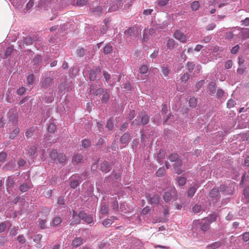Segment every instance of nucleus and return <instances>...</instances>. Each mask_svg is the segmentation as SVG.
I'll list each match as a JSON object with an SVG mask.
<instances>
[{"label":"nucleus","instance_id":"473e14b6","mask_svg":"<svg viewBox=\"0 0 249 249\" xmlns=\"http://www.w3.org/2000/svg\"><path fill=\"white\" fill-rule=\"evenodd\" d=\"M178 183L180 186H183L186 184V178L184 177H179L177 179Z\"/></svg>","mask_w":249,"mask_h":249},{"label":"nucleus","instance_id":"5701e85b","mask_svg":"<svg viewBox=\"0 0 249 249\" xmlns=\"http://www.w3.org/2000/svg\"><path fill=\"white\" fill-rule=\"evenodd\" d=\"M62 222V219L60 217L56 216L53 219V227L59 226Z\"/></svg>","mask_w":249,"mask_h":249},{"label":"nucleus","instance_id":"f3484780","mask_svg":"<svg viewBox=\"0 0 249 249\" xmlns=\"http://www.w3.org/2000/svg\"><path fill=\"white\" fill-rule=\"evenodd\" d=\"M211 198H218L220 196L219 191L217 188H213L209 193Z\"/></svg>","mask_w":249,"mask_h":249},{"label":"nucleus","instance_id":"39448f33","mask_svg":"<svg viewBox=\"0 0 249 249\" xmlns=\"http://www.w3.org/2000/svg\"><path fill=\"white\" fill-rule=\"evenodd\" d=\"M79 216L81 219L84 220L87 224H91L93 222V217L91 215L88 214L84 212H80L79 213Z\"/></svg>","mask_w":249,"mask_h":249},{"label":"nucleus","instance_id":"de8ad7c7","mask_svg":"<svg viewBox=\"0 0 249 249\" xmlns=\"http://www.w3.org/2000/svg\"><path fill=\"white\" fill-rule=\"evenodd\" d=\"M79 184V181L77 180H71L70 182V186L71 188L74 189Z\"/></svg>","mask_w":249,"mask_h":249},{"label":"nucleus","instance_id":"aec40b11","mask_svg":"<svg viewBox=\"0 0 249 249\" xmlns=\"http://www.w3.org/2000/svg\"><path fill=\"white\" fill-rule=\"evenodd\" d=\"M221 246V243L219 241L215 242L208 246H207V249H216L218 248Z\"/></svg>","mask_w":249,"mask_h":249},{"label":"nucleus","instance_id":"2eb2a0df","mask_svg":"<svg viewBox=\"0 0 249 249\" xmlns=\"http://www.w3.org/2000/svg\"><path fill=\"white\" fill-rule=\"evenodd\" d=\"M83 156L80 154L75 155L72 159V162L76 164L81 163L83 161Z\"/></svg>","mask_w":249,"mask_h":249},{"label":"nucleus","instance_id":"c9c22d12","mask_svg":"<svg viewBox=\"0 0 249 249\" xmlns=\"http://www.w3.org/2000/svg\"><path fill=\"white\" fill-rule=\"evenodd\" d=\"M236 103L235 101L232 99H229L227 103V106L228 108H230L231 107H233L235 105Z\"/></svg>","mask_w":249,"mask_h":249},{"label":"nucleus","instance_id":"c85d7f7f","mask_svg":"<svg viewBox=\"0 0 249 249\" xmlns=\"http://www.w3.org/2000/svg\"><path fill=\"white\" fill-rule=\"evenodd\" d=\"M58 155L59 154L57 151L54 149L52 150L50 154V158L53 160H55L57 159Z\"/></svg>","mask_w":249,"mask_h":249},{"label":"nucleus","instance_id":"1a4fd4ad","mask_svg":"<svg viewBox=\"0 0 249 249\" xmlns=\"http://www.w3.org/2000/svg\"><path fill=\"white\" fill-rule=\"evenodd\" d=\"M101 71V68L98 66L96 68L95 70H90L89 73V77L90 80L94 81L96 78V75L100 73Z\"/></svg>","mask_w":249,"mask_h":249},{"label":"nucleus","instance_id":"7c9ffc66","mask_svg":"<svg viewBox=\"0 0 249 249\" xmlns=\"http://www.w3.org/2000/svg\"><path fill=\"white\" fill-rule=\"evenodd\" d=\"M175 40L173 39H170L167 42V47L168 49L172 50L175 47Z\"/></svg>","mask_w":249,"mask_h":249},{"label":"nucleus","instance_id":"69168bd1","mask_svg":"<svg viewBox=\"0 0 249 249\" xmlns=\"http://www.w3.org/2000/svg\"><path fill=\"white\" fill-rule=\"evenodd\" d=\"M85 50L83 48H80L77 51V55L80 57L83 56L85 54Z\"/></svg>","mask_w":249,"mask_h":249},{"label":"nucleus","instance_id":"2f4dec72","mask_svg":"<svg viewBox=\"0 0 249 249\" xmlns=\"http://www.w3.org/2000/svg\"><path fill=\"white\" fill-rule=\"evenodd\" d=\"M35 131L34 127H31L25 132V136L28 138L31 137Z\"/></svg>","mask_w":249,"mask_h":249},{"label":"nucleus","instance_id":"5fc2aeb1","mask_svg":"<svg viewBox=\"0 0 249 249\" xmlns=\"http://www.w3.org/2000/svg\"><path fill=\"white\" fill-rule=\"evenodd\" d=\"M13 50H14L13 48L12 47H8L6 50L5 53V56L6 57L10 56L11 55V54L13 52Z\"/></svg>","mask_w":249,"mask_h":249},{"label":"nucleus","instance_id":"7ed1b4c3","mask_svg":"<svg viewBox=\"0 0 249 249\" xmlns=\"http://www.w3.org/2000/svg\"><path fill=\"white\" fill-rule=\"evenodd\" d=\"M141 29L140 27L138 25H135L133 27L129 28L127 30L124 31V34L128 36H139Z\"/></svg>","mask_w":249,"mask_h":249},{"label":"nucleus","instance_id":"3c124183","mask_svg":"<svg viewBox=\"0 0 249 249\" xmlns=\"http://www.w3.org/2000/svg\"><path fill=\"white\" fill-rule=\"evenodd\" d=\"M201 210V206L197 204L195 205L192 208L193 212L195 213H198L200 212Z\"/></svg>","mask_w":249,"mask_h":249},{"label":"nucleus","instance_id":"a211bd4d","mask_svg":"<svg viewBox=\"0 0 249 249\" xmlns=\"http://www.w3.org/2000/svg\"><path fill=\"white\" fill-rule=\"evenodd\" d=\"M198 187L194 185L191 187L187 191V195L189 197H192L196 193Z\"/></svg>","mask_w":249,"mask_h":249},{"label":"nucleus","instance_id":"58836bf2","mask_svg":"<svg viewBox=\"0 0 249 249\" xmlns=\"http://www.w3.org/2000/svg\"><path fill=\"white\" fill-rule=\"evenodd\" d=\"M23 40L24 43L27 45L32 44L34 41V39L32 37H27Z\"/></svg>","mask_w":249,"mask_h":249},{"label":"nucleus","instance_id":"49530a36","mask_svg":"<svg viewBox=\"0 0 249 249\" xmlns=\"http://www.w3.org/2000/svg\"><path fill=\"white\" fill-rule=\"evenodd\" d=\"M27 83L28 85H32L34 81V76L33 74H30L27 78Z\"/></svg>","mask_w":249,"mask_h":249},{"label":"nucleus","instance_id":"9d476101","mask_svg":"<svg viewBox=\"0 0 249 249\" xmlns=\"http://www.w3.org/2000/svg\"><path fill=\"white\" fill-rule=\"evenodd\" d=\"M104 89L103 88H99L94 91V87L93 86H91L89 88V92L93 93L95 96H100L104 92Z\"/></svg>","mask_w":249,"mask_h":249},{"label":"nucleus","instance_id":"bb28decb","mask_svg":"<svg viewBox=\"0 0 249 249\" xmlns=\"http://www.w3.org/2000/svg\"><path fill=\"white\" fill-rule=\"evenodd\" d=\"M160 196L158 195H155L149 199V202L151 204H158L159 201Z\"/></svg>","mask_w":249,"mask_h":249},{"label":"nucleus","instance_id":"412c9836","mask_svg":"<svg viewBox=\"0 0 249 249\" xmlns=\"http://www.w3.org/2000/svg\"><path fill=\"white\" fill-rule=\"evenodd\" d=\"M109 94L107 90H105L102 94L101 101L102 103H106L109 99Z\"/></svg>","mask_w":249,"mask_h":249},{"label":"nucleus","instance_id":"4d7b16f0","mask_svg":"<svg viewBox=\"0 0 249 249\" xmlns=\"http://www.w3.org/2000/svg\"><path fill=\"white\" fill-rule=\"evenodd\" d=\"M7 154L3 152L0 153V162H3L5 161Z\"/></svg>","mask_w":249,"mask_h":249},{"label":"nucleus","instance_id":"09e8293b","mask_svg":"<svg viewBox=\"0 0 249 249\" xmlns=\"http://www.w3.org/2000/svg\"><path fill=\"white\" fill-rule=\"evenodd\" d=\"M36 151V146H32L30 147V148L28 150V153L30 154V156L34 155Z\"/></svg>","mask_w":249,"mask_h":249},{"label":"nucleus","instance_id":"e433bc0d","mask_svg":"<svg viewBox=\"0 0 249 249\" xmlns=\"http://www.w3.org/2000/svg\"><path fill=\"white\" fill-rule=\"evenodd\" d=\"M199 7V3L198 1H195L191 4V8L193 10L196 11Z\"/></svg>","mask_w":249,"mask_h":249},{"label":"nucleus","instance_id":"c03bdc74","mask_svg":"<svg viewBox=\"0 0 249 249\" xmlns=\"http://www.w3.org/2000/svg\"><path fill=\"white\" fill-rule=\"evenodd\" d=\"M165 173V170L164 168H160L156 172V175L158 177L163 176Z\"/></svg>","mask_w":249,"mask_h":249},{"label":"nucleus","instance_id":"6e6552de","mask_svg":"<svg viewBox=\"0 0 249 249\" xmlns=\"http://www.w3.org/2000/svg\"><path fill=\"white\" fill-rule=\"evenodd\" d=\"M81 218L79 216V213L77 214L75 211L72 212V217L70 220V225H73L80 223Z\"/></svg>","mask_w":249,"mask_h":249},{"label":"nucleus","instance_id":"c756f323","mask_svg":"<svg viewBox=\"0 0 249 249\" xmlns=\"http://www.w3.org/2000/svg\"><path fill=\"white\" fill-rule=\"evenodd\" d=\"M210 228V223L208 222H202L201 224V230L203 231H206Z\"/></svg>","mask_w":249,"mask_h":249},{"label":"nucleus","instance_id":"a878e982","mask_svg":"<svg viewBox=\"0 0 249 249\" xmlns=\"http://www.w3.org/2000/svg\"><path fill=\"white\" fill-rule=\"evenodd\" d=\"M102 223L105 227L108 228L113 223V220L110 218H106L102 221Z\"/></svg>","mask_w":249,"mask_h":249},{"label":"nucleus","instance_id":"a18cd8bd","mask_svg":"<svg viewBox=\"0 0 249 249\" xmlns=\"http://www.w3.org/2000/svg\"><path fill=\"white\" fill-rule=\"evenodd\" d=\"M82 147L85 148L89 147L90 145V142L89 140L84 139L82 141Z\"/></svg>","mask_w":249,"mask_h":249},{"label":"nucleus","instance_id":"cd10ccee","mask_svg":"<svg viewBox=\"0 0 249 249\" xmlns=\"http://www.w3.org/2000/svg\"><path fill=\"white\" fill-rule=\"evenodd\" d=\"M58 162L61 163L66 161L67 158L65 154L63 153H60L57 158Z\"/></svg>","mask_w":249,"mask_h":249},{"label":"nucleus","instance_id":"8fccbe9b","mask_svg":"<svg viewBox=\"0 0 249 249\" xmlns=\"http://www.w3.org/2000/svg\"><path fill=\"white\" fill-rule=\"evenodd\" d=\"M209 89L212 94H213L215 91V83L211 82L209 84Z\"/></svg>","mask_w":249,"mask_h":249},{"label":"nucleus","instance_id":"338daca9","mask_svg":"<svg viewBox=\"0 0 249 249\" xmlns=\"http://www.w3.org/2000/svg\"><path fill=\"white\" fill-rule=\"evenodd\" d=\"M146 31V30L145 29L144 31H143L142 36V41L145 42L147 41L149 39L148 36L147 34Z\"/></svg>","mask_w":249,"mask_h":249},{"label":"nucleus","instance_id":"f704fd0d","mask_svg":"<svg viewBox=\"0 0 249 249\" xmlns=\"http://www.w3.org/2000/svg\"><path fill=\"white\" fill-rule=\"evenodd\" d=\"M190 78V75L188 72L184 73L180 77L182 82L186 83Z\"/></svg>","mask_w":249,"mask_h":249},{"label":"nucleus","instance_id":"f8f14e48","mask_svg":"<svg viewBox=\"0 0 249 249\" xmlns=\"http://www.w3.org/2000/svg\"><path fill=\"white\" fill-rule=\"evenodd\" d=\"M83 243V239L81 237H76L74 238L71 243L72 246L77 248L81 246Z\"/></svg>","mask_w":249,"mask_h":249},{"label":"nucleus","instance_id":"bf43d9fd","mask_svg":"<svg viewBox=\"0 0 249 249\" xmlns=\"http://www.w3.org/2000/svg\"><path fill=\"white\" fill-rule=\"evenodd\" d=\"M26 91V89L24 87H21L19 88L17 91V94L19 95H23Z\"/></svg>","mask_w":249,"mask_h":249},{"label":"nucleus","instance_id":"603ef678","mask_svg":"<svg viewBox=\"0 0 249 249\" xmlns=\"http://www.w3.org/2000/svg\"><path fill=\"white\" fill-rule=\"evenodd\" d=\"M34 64L37 65L41 62V57L39 55L36 56L33 59Z\"/></svg>","mask_w":249,"mask_h":249},{"label":"nucleus","instance_id":"a19ab883","mask_svg":"<svg viewBox=\"0 0 249 249\" xmlns=\"http://www.w3.org/2000/svg\"><path fill=\"white\" fill-rule=\"evenodd\" d=\"M112 51V47L110 45H107L104 48V53L105 54L110 53Z\"/></svg>","mask_w":249,"mask_h":249},{"label":"nucleus","instance_id":"20e7f679","mask_svg":"<svg viewBox=\"0 0 249 249\" xmlns=\"http://www.w3.org/2000/svg\"><path fill=\"white\" fill-rule=\"evenodd\" d=\"M168 159L171 162H174V166L175 168H178L182 165V161L177 153H172L168 157Z\"/></svg>","mask_w":249,"mask_h":249},{"label":"nucleus","instance_id":"4be33fe9","mask_svg":"<svg viewBox=\"0 0 249 249\" xmlns=\"http://www.w3.org/2000/svg\"><path fill=\"white\" fill-rule=\"evenodd\" d=\"M195 64L193 62L188 61L186 64L187 70L189 72H192L194 69Z\"/></svg>","mask_w":249,"mask_h":249},{"label":"nucleus","instance_id":"e2e57ef3","mask_svg":"<svg viewBox=\"0 0 249 249\" xmlns=\"http://www.w3.org/2000/svg\"><path fill=\"white\" fill-rule=\"evenodd\" d=\"M242 239L245 242L249 241V232H246L242 234Z\"/></svg>","mask_w":249,"mask_h":249},{"label":"nucleus","instance_id":"864d4df0","mask_svg":"<svg viewBox=\"0 0 249 249\" xmlns=\"http://www.w3.org/2000/svg\"><path fill=\"white\" fill-rule=\"evenodd\" d=\"M106 127L109 130H112L113 127V122L111 120H108L107 122Z\"/></svg>","mask_w":249,"mask_h":249},{"label":"nucleus","instance_id":"ddd939ff","mask_svg":"<svg viewBox=\"0 0 249 249\" xmlns=\"http://www.w3.org/2000/svg\"><path fill=\"white\" fill-rule=\"evenodd\" d=\"M130 135L128 132L124 134L120 138V142L122 144H126L129 141Z\"/></svg>","mask_w":249,"mask_h":249},{"label":"nucleus","instance_id":"423d86ee","mask_svg":"<svg viewBox=\"0 0 249 249\" xmlns=\"http://www.w3.org/2000/svg\"><path fill=\"white\" fill-rule=\"evenodd\" d=\"M176 39L178 40L181 42L185 43L186 42L187 38L186 36L179 30H177L173 36Z\"/></svg>","mask_w":249,"mask_h":249},{"label":"nucleus","instance_id":"0e129e2a","mask_svg":"<svg viewBox=\"0 0 249 249\" xmlns=\"http://www.w3.org/2000/svg\"><path fill=\"white\" fill-rule=\"evenodd\" d=\"M169 0H159L158 4L161 6H165L168 2Z\"/></svg>","mask_w":249,"mask_h":249},{"label":"nucleus","instance_id":"774afa93","mask_svg":"<svg viewBox=\"0 0 249 249\" xmlns=\"http://www.w3.org/2000/svg\"><path fill=\"white\" fill-rule=\"evenodd\" d=\"M96 145H101L104 143V139L101 137H98L96 139Z\"/></svg>","mask_w":249,"mask_h":249},{"label":"nucleus","instance_id":"4468645a","mask_svg":"<svg viewBox=\"0 0 249 249\" xmlns=\"http://www.w3.org/2000/svg\"><path fill=\"white\" fill-rule=\"evenodd\" d=\"M217 217V214L215 213H213L210 215L208 217L203 218V221H206L210 224L216 221Z\"/></svg>","mask_w":249,"mask_h":249},{"label":"nucleus","instance_id":"b1692460","mask_svg":"<svg viewBox=\"0 0 249 249\" xmlns=\"http://www.w3.org/2000/svg\"><path fill=\"white\" fill-rule=\"evenodd\" d=\"M20 130L18 127H16L14 129L12 132L9 135V138L10 139H13L15 138L19 133Z\"/></svg>","mask_w":249,"mask_h":249},{"label":"nucleus","instance_id":"72a5a7b5","mask_svg":"<svg viewBox=\"0 0 249 249\" xmlns=\"http://www.w3.org/2000/svg\"><path fill=\"white\" fill-rule=\"evenodd\" d=\"M29 188V185L27 183H24L20 186L19 190L22 192H25Z\"/></svg>","mask_w":249,"mask_h":249},{"label":"nucleus","instance_id":"79ce46f5","mask_svg":"<svg viewBox=\"0 0 249 249\" xmlns=\"http://www.w3.org/2000/svg\"><path fill=\"white\" fill-rule=\"evenodd\" d=\"M108 207H107L105 205H102L100 209V212L101 214H107L108 213Z\"/></svg>","mask_w":249,"mask_h":249},{"label":"nucleus","instance_id":"f03ea898","mask_svg":"<svg viewBox=\"0 0 249 249\" xmlns=\"http://www.w3.org/2000/svg\"><path fill=\"white\" fill-rule=\"evenodd\" d=\"M177 191L174 187H170L168 191L164 192L163 198L166 202L170 201L172 199H176L177 198Z\"/></svg>","mask_w":249,"mask_h":249},{"label":"nucleus","instance_id":"393cba45","mask_svg":"<svg viewBox=\"0 0 249 249\" xmlns=\"http://www.w3.org/2000/svg\"><path fill=\"white\" fill-rule=\"evenodd\" d=\"M15 183L14 178L12 177H9L7 179L6 185L9 188H12Z\"/></svg>","mask_w":249,"mask_h":249},{"label":"nucleus","instance_id":"f257e3e1","mask_svg":"<svg viewBox=\"0 0 249 249\" xmlns=\"http://www.w3.org/2000/svg\"><path fill=\"white\" fill-rule=\"evenodd\" d=\"M149 121V116L144 113H141L132 122V124L136 125H145L148 123Z\"/></svg>","mask_w":249,"mask_h":249},{"label":"nucleus","instance_id":"13d9d810","mask_svg":"<svg viewBox=\"0 0 249 249\" xmlns=\"http://www.w3.org/2000/svg\"><path fill=\"white\" fill-rule=\"evenodd\" d=\"M162 72L163 74L166 76L168 75L169 72V70L167 67H163L161 68Z\"/></svg>","mask_w":249,"mask_h":249},{"label":"nucleus","instance_id":"052dcab7","mask_svg":"<svg viewBox=\"0 0 249 249\" xmlns=\"http://www.w3.org/2000/svg\"><path fill=\"white\" fill-rule=\"evenodd\" d=\"M232 66V61L231 60H229L225 64V68L227 69H229L231 68Z\"/></svg>","mask_w":249,"mask_h":249},{"label":"nucleus","instance_id":"4c0bfd02","mask_svg":"<svg viewBox=\"0 0 249 249\" xmlns=\"http://www.w3.org/2000/svg\"><path fill=\"white\" fill-rule=\"evenodd\" d=\"M189 105L191 107H196L197 105V100L195 97H192L190 99Z\"/></svg>","mask_w":249,"mask_h":249},{"label":"nucleus","instance_id":"ea45409f","mask_svg":"<svg viewBox=\"0 0 249 249\" xmlns=\"http://www.w3.org/2000/svg\"><path fill=\"white\" fill-rule=\"evenodd\" d=\"M56 129L55 125L53 123H50L48 127V131L52 133L55 132Z\"/></svg>","mask_w":249,"mask_h":249},{"label":"nucleus","instance_id":"0eeeda50","mask_svg":"<svg viewBox=\"0 0 249 249\" xmlns=\"http://www.w3.org/2000/svg\"><path fill=\"white\" fill-rule=\"evenodd\" d=\"M238 38H241L242 39H246L249 38V29L248 28H241L240 32L237 35Z\"/></svg>","mask_w":249,"mask_h":249},{"label":"nucleus","instance_id":"6ab92c4d","mask_svg":"<svg viewBox=\"0 0 249 249\" xmlns=\"http://www.w3.org/2000/svg\"><path fill=\"white\" fill-rule=\"evenodd\" d=\"M53 79L50 77H46L42 82V86L44 88H47L50 86Z\"/></svg>","mask_w":249,"mask_h":249},{"label":"nucleus","instance_id":"9b49d317","mask_svg":"<svg viewBox=\"0 0 249 249\" xmlns=\"http://www.w3.org/2000/svg\"><path fill=\"white\" fill-rule=\"evenodd\" d=\"M148 71V68L147 65H143L139 68V73L140 74H146ZM138 79L143 80V78L142 77L141 75L138 74Z\"/></svg>","mask_w":249,"mask_h":249},{"label":"nucleus","instance_id":"6e6d98bb","mask_svg":"<svg viewBox=\"0 0 249 249\" xmlns=\"http://www.w3.org/2000/svg\"><path fill=\"white\" fill-rule=\"evenodd\" d=\"M240 47L239 45H236V46L233 47L231 50V53L232 54H236L239 51Z\"/></svg>","mask_w":249,"mask_h":249},{"label":"nucleus","instance_id":"dca6fc26","mask_svg":"<svg viewBox=\"0 0 249 249\" xmlns=\"http://www.w3.org/2000/svg\"><path fill=\"white\" fill-rule=\"evenodd\" d=\"M101 170L105 173H107L111 170V167L107 161H104L101 165Z\"/></svg>","mask_w":249,"mask_h":249},{"label":"nucleus","instance_id":"37998d69","mask_svg":"<svg viewBox=\"0 0 249 249\" xmlns=\"http://www.w3.org/2000/svg\"><path fill=\"white\" fill-rule=\"evenodd\" d=\"M39 226L41 229H45L47 228L46 220L43 219H39Z\"/></svg>","mask_w":249,"mask_h":249},{"label":"nucleus","instance_id":"680f3d73","mask_svg":"<svg viewBox=\"0 0 249 249\" xmlns=\"http://www.w3.org/2000/svg\"><path fill=\"white\" fill-rule=\"evenodd\" d=\"M215 27H216V24L214 23H212L209 24L206 27V29L207 31H210V30H212L213 29H214Z\"/></svg>","mask_w":249,"mask_h":249}]
</instances>
